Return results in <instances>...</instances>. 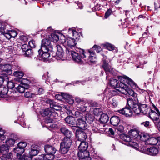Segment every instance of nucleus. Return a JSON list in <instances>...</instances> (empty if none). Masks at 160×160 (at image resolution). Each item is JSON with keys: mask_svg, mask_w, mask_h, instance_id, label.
<instances>
[{"mask_svg": "<svg viewBox=\"0 0 160 160\" xmlns=\"http://www.w3.org/2000/svg\"><path fill=\"white\" fill-rule=\"evenodd\" d=\"M119 79L120 82L118 84L119 82L116 79H112L110 80V85L114 88L120 87L118 89H114L110 91V95L111 96L116 95H121V94L125 95H129L135 97V100H137L136 98L137 94L133 90L128 87L127 85L130 86L133 89H135L137 87L136 83L130 78L127 76L124 77H120Z\"/></svg>", "mask_w": 160, "mask_h": 160, "instance_id": "1", "label": "nucleus"}, {"mask_svg": "<svg viewBox=\"0 0 160 160\" xmlns=\"http://www.w3.org/2000/svg\"><path fill=\"white\" fill-rule=\"evenodd\" d=\"M127 103L129 106L132 108L134 112L137 114L140 113L144 115L146 114L151 110L147 105L141 104L138 105L134 102L132 99H128L127 100Z\"/></svg>", "mask_w": 160, "mask_h": 160, "instance_id": "2", "label": "nucleus"}, {"mask_svg": "<svg viewBox=\"0 0 160 160\" xmlns=\"http://www.w3.org/2000/svg\"><path fill=\"white\" fill-rule=\"evenodd\" d=\"M42 38H45L42 40L41 43V49L42 51H50V52L52 51L54 47L53 46V43L51 42L50 37H48L46 35H41Z\"/></svg>", "mask_w": 160, "mask_h": 160, "instance_id": "3", "label": "nucleus"}, {"mask_svg": "<svg viewBox=\"0 0 160 160\" xmlns=\"http://www.w3.org/2000/svg\"><path fill=\"white\" fill-rule=\"evenodd\" d=\"M52 56L55 57L58 59L64 60V52L62 48L60 45L54 47L52 51L50 52Z\"/></svg>", "mask_w": 160, "mask_h": 160, "instance_id": "4", "label": "nucleus"}, {"mask_svg": "<svg viewBox=\"0 0 160 160\" xmlns=\"http://www.w3.org/2000/svg\"><path fill=\"white\" fill-rule=\"evenodd\" d=\"M72 140L63 139L60 144V151L61 153L65 154L69 151L71 145Z\"/></svg>", "mask_w": 160, "mask_h": 160, "instance_id": "5", "label": "nucleus"}, {"mask_svg": "<svg viewBox=\"0 0 160 160\" xmlns=\"http://www.w3.org/2000/svg\"><path fill=\"white\" fill-rule=\"evenodd\" d=\"M82 55L84 57L83 59L86 62L92 63L95 62L96 58L95 52L93 51H88L87 52H85L83 50H82Z\"/></svg>", "mask_w": 160, "mask_h": 160, "instance_id": "6", "label": "nucleus"}, {"mask_svg": "<svg viewBox=\"0 0 160 160\" xmlns=\"http://www.w3.org/2000/svg\"><path fill=\"white\" fill-rule=\"evenodd\" d=\"M84 117L78 118L76 121V124L78 127L82 130H87L91 131L90 127L87 125Z\"/></svg>", "mask_w": 160, "mask_h": 160, "instance_id": "7", "label": "nucleus"}, {"mask_svg": "<svg viewBox=\"0 0 160 160\" xmlns=\"http://www.w3.org/2000/svg\"><path fill=\"white\" fill-rule=\"evenodd\" d=\"M82 50H83L82 49L81 50V51H80L81 52L80 53H78L73 51H71L70 52L73 60L78 63H81L82 61V59H83V57H84V56H83L82 55Z\"/></svg>", "mask_w": 160, "mask_h": 160, "instance_id": "8", "label": "nucleus"}, {"mask_svg": "<svg viewBox=\"0 0 160 160\" xmlns=\"http://www.w3.org/2000/svg\"><path fill=\"white\" fill-rule=\"evenodd\" d=\"M61 133L65 137L63 139L68 140V139L72 140V137L73 135L72 132L65 127L61 128L60 129Z\"/></svg>", "mask_w": 160, "mask_h": 160, "instance_id": "9", "label": "nucleus"}, {"mask_svg": "<svg viewBox=\"0 0 160 160\" xmlns=\"http://www.w3.org/2000/svg\"><path fill=\"white\" fill-rule=\"evenodd\" d=\"M47 104H49L52 110L54 111V110L59 111L61 109V107L57 105V103L51 99H48L46 101Z\"/></svg>", "mask_w": 160, "mask_h": 160, "instance_id": "10", "label": "nucleus"}, {"mask_svg": "<svg viewBox=\"0 0 160 160\" xmlns=\"http://www.w3.org/2000/svg\"><path fill=\"white\" fill-rule=\"evenodd\" d=\"M118 112L126 117H131L133 113L132 110L128 107H125L118 111Z\"/></svg>", "mask_w": 160, "mask_h": 160, "instance_id": "11", "label": "nucleus"}, {"mask_svg": "<svg viewBox=\"0 0 160 160\" xmlns=\"http://www.w3.org/2000/svg\"><path fill=\"white\" fill-rule=\"evenodd\" d=\"M44 149L46 152L51 156L52 158H53V155L56 151V149L53 146L46 145L45 146Z\"/></svg>", "mask_w": 160, "mask_h": 160, "instance_id": "12", "label": "nucleus"}, {"mask_svg": "<svg viewBox=\"0 0 160 160\" xmlns=\"http://www.w3.org/2000/svg\"><path fill=\"white\" fill-rule=\"evenodd\" d=\"M78 155L79 160H91V158L90 157L89 152H78Z\"/></svg>", "mask_w": 160, "mask_h": 160, "instance_id": "13", "label": "nucleus"}, {"mask_svg": "<svg viewBox=\"0 0 160 160\" xmlns=\"http://www.w3.org/2000/svg\"><path fill=\"white\" fill-rule=\"evenodd\" d=\"M40 55V59L41 60L45 61L50 56V51H42L41 49L38 51Z\"/></svg>", "mask_w": 160, "mask_h": 160, "instance_id": "14", "label": "nucleus"}, {"mask_svg": "<svg viewBox=\"0 0 160 160\" xmlns=\"http://www.w3.org/2000/svg\"><path fill=\"white\" fill-rule=\"evenodd\" d=\"M87 133L82 131L77 132V137L78 140L81 141H84L85 140L87 137Z\"/></svg>", "mask_w": 160, "mask_h": 160, "instance_id": "15", "label": "nucleus"}, {"mask_svg": "<svg viewBox=\"0 0 160 160\" xmlns=\"http://www.w3.org/2000/svg\"><path fill=\"white\" fill-rule=\"evenodd\" d=\"M140 132L137 129H131L129 131L128 134L134 139L138 140Z\"/></svg>", "mask_w": 160, "mask_h": 160, "instance_id": "16", "label": "nucleus"}, {"mask_svg": "<svg viewBox=\"0 0 160 160\" xmlns=\"http://www.w3.org/2000/svg\"><path fill=\"white\" fill-rule=\"evenodd\" d=\"M76 41L75 38H69L65 40L64 42L65 44L70 48L74 47L76 44Z\"/></svg>", "mask_w": 160, "mask_h": 160, "instance_id": "17", "label": "nucleus"}, {"mask_svg": "<svg viewBox=\"0 0 160 160\" xmlns=\"http://www.w3.org/2000/svg\"><path fill=\"white\" fill-rule=\"evenodd\" d=\"M88 147V143L84 141H81L78 146L79 151L82 152H88L86 151Z\"/></svg>", "mask_w": 160, "mask_h": 160, "instance_id": "18", "label": "nucleus"}, {"mask_svg": "<svg viewBox=\"0 0 160 160\" xmlns=\"http://www.w3.org/2000/svg\"><path fill=\"white\" fill-rule=\"evenodd\" d=\"M29 88V86L27 84L21 83L16 88L17 90L21 93H23L26 89Z\"/></svg>", "mask_w": 160, "mask_h": 160, "instance_id": "19", "label": "nucleus"}, {"mask_svg": "<svg viewBox=\"0 0 160 160\" xmlns=\"http://www.w3.org/2000/svg\"><path fill=\"white\" fill-rule=\"evenodd\" d=\"M159 138H157L153 137H149L145 143L149 145H156L157 144L158 142Z\"/></svg>", "mask_w": 160, "mask_h": 160, "instance_id": "20", "label": "nucleus"}, {"mask_svg": "<svg viewBox=\"0 0 160 160\" xmlns=\"http://www.w3.org/2000/svg\"><path fill=\"white\" fill-rule=\"evenodd\" d=\"M158 148L153 147L147 149V153L152 156L156 155L158 152Z\"/></svg>", "mask_w": 160, "mask_h": 160, "instance_id": "21", "label": "nucleus"}, {"mask_svg": "<svg viewBox=\"0 0 160 160\" xmlns=\"http://www.w3.org/2000/svg\"><path fill=\"white\" fill-rule=\"evenodd\" d=\"M149 137V136L147 133L140 132L138 140L140 139L144 141L146 143Z\"/></svg>", "mask_w": 160, "mask_h": 160, "instance_id": "22", "label": "nucleus"}, {"mask_svg": "<svg viewBox=\"0 0 160 160\" xmlns=\"http://www.w3.org/2000/svg\"><path fill=\"white\" fill-rule=\"evenodd\" d=\"M103 69L106 72H112V68L111 66L108 62V61H103V64L102 65Z\"/></svg>", "mask_w": 160, "mask_h": 160, "instance_id": "23", "label": "nucleus"}, {"mask_svg": "<svg viewBox=\"0 0 160 160\" xmlns=\"http://www.w3.org/2000/svg\"><path fill=\"white\" fill-rule=\"evenodd\" d=\"M8 90L6 88H0V97L6 98L9 96L8 95Z\"/></svg>", "mask_w": 160, "mask_h": 160, "instance_id": "24", "label": "nucleus"}, {"mask_svg": "<svg viewBox=\"0 0 160 160\" xmlns=\"http://www.w3.org/2000/svg\"><path fill=\"white\" fill-rule=\"evenodd\" d=\"M1 69L3 71L6 72L8 74H10L12 73L11 70V66L9 64H6L1 66Z\"/></svg>", "mask_w": 160, "mask_h": 160, "instance_id": "25", "label": "nucleus"}, {"mask_svg": "<svg viewBox=\"0 0 160 160\" xmlns=\"http://www.w3.org/2000/svg\"><path fill=\"white\" fill-rule=\"evenodd\" d=\"M9 151V148L6 145L3 144L0 146V152L2 155L7 154Z\"/></svg>", "mask_w": 160, "mask_h": 160, "instance_id": "26", "label": "nucleus"}, {"mask_svg": "<svg viewBox=\"0 0 160 160\" xmlns=\"http://www.w3.org/2000/svg\"><path fill=\"white\" fill-rule=\"evenodd\" d=\"M120 121V119L117 116L112 117L110 119V122L111 124L114 126L117 125Z\"/></svg>", "mask_w": 160, "mask_h": 160, "instance_id": "27", "label": "nucleus"}, {"mask_svg": "<svg viewBox=\"0 0 160 160\" xmlns=\"http://www.w3.org/2000/svg\"><path fill=\"white\" fill-rule=\"evenodd\" d=\"M151 112L149 113L150 117L153 120H158L159 118V114L153 111H152L151 110Z\"/></svg>", "mask_w": 160, "mask_h": 160, "instance_id": "28", "label": "nucleus"}, {"mask_svg": "<svg viewBox=\"0 0 160 160\" xmlns=\"http://www.w3.org/2000/svg\"><path fill=\"white\" fill-rule=\"evenodd\" d=\"M0 32L4 36L8 39H9L11 38V36L9 34V31L7 32H5L4 26L2 27L1 24L0 23Z\"/></svg>", "mask_w": 160, "mask_h": 160, "instance_id": "29", "label": "nucleus"}, {"mask_svg": "<svg viewBox=\"0 0 160 160\" xmlns=\"http://www.w3.org/2000/svg\"><path fill=\"white\" fill-rule=\"evenodd\" d=\"M109 120V117L108 115L105 114H102L99 118L100 122L102 123H105L108 122Z\"/></svg>", "mask_w": 160, "mask_h": 160, "instance_id": "30", "label": "nucleus"}, {"mask_svg": "<svg viewBox=\"0 0 160 160\" xmlns=\"http://www.w3.org/2000/svg\"><path fill=\"white\" fill-rule=\"evenodd\" d=\"M52 110L51 108H48L44 109L43 111L41 112V114L43 116H47L50 117L52 114Z\"/></svg>", "mask_w": 160, "mask_h": 160, "instance_id": "31", "label": "nucleus"}, {"mask_svg": "<svg viewBox=\"0 0 160 160\" xmlns=\"http://www.w3.org/2000/svg\"><path fill=\"white\" fill-rule=\"evenodd\" d=\"M85 120L89 123H91L94 120L93 116L90 114H87L84 117Z\"/></svg>", "mask_w": 160, "mask_h": 160, "instance_id": "32", "label": "nucleus"}, {"mask_svg": "<svg viewBox=\"0 0 160 160\" xmlns=\"http://www.w3.org/2000/svg\"><path fill=\"white\" fill-rule=\"evenodd\" d=\"M39 149L37 147L32 146L31 150L30 152V155L32 157L38 154L39 152Z\"/></svg>", "mask_w": 160, "mask_h": 160, "instance_id": "33", "label": "nucleus"}, {"mask_svg": "<svg viewBox=\"0 0 160 160\" xmlns=\"http://www.w3.org/2000/svg\"><path fill=\"white\" fill-rule=\"evenodd\" d=\"M120 137L121 139L126 142H130L131 140V138L129 136L124 134H121Z\"/></svg>", "mask_w": 160, "mask_h": 160, "instance_id": "34", "label": "nucleus"}, {"mask_svg": "<svg viewBox=\"0 0 160 160\" xmlns=\"http://www.w3.org/2000/svg\"><path fill=\"white\" fill-rule=\"evenodd\" d=\"M65 122L68 123L73 125L75 122V119L72 116H68L65 118Z\"/></svg>", "mask_w": 160, "mask_h": 160, "instance_id": "35", "label": "nucleus"}, {"mask_svg": "<svg viewBox=\"0 0 160 160\" xmlns=\"http://www.w3.org/2000/svg\"><path fill=\"white\" fill-rule=\"evenodd\" d=\"M14 152L16 153L17 156H22L21 155L24 152V149H21L18 147L17 148H14Z\"/></svg>", "mask_w": 160, "mask_h": 160, "instance_id": "36", "label": "nucleus"}, {"mask_svg": "<svg viewBox=\"0 0 160 160\" xmlns=\"http://www.w3.org/2000/svg\"><path fill=\"white\" fill-rule=\"evenodd\" d=\"M15 140L12 138H9L6 141V145L7 146L12 147L13 146L15 142Z\"/></svg>", "mask_w": 160, "mask_h": 160, "instance_id": "37", "label": "nucleus"}, {"mask_svg": "<svg viewBox=\"0 0 160 160\" xmlns=\"http://www.w3.org/2000/svg\"><path fill=\"white\" fill-rule=\"evenodd\" d=\"M12 154L10 152H8L7 154L3 155L2 156L3 160H12Z\"/></svg>", "mask_w": 160, "mask_h": 160, "instance_id": "38", "label": "nucleus"}, {"mask_svg": "<svg viewBox=\"0 0 160 160\" xmlns=\"http://www.w3.org/2000/svg\"><path fill=\"white\" fill-rule=\"evenodd\" d=\"M14 75L18 78H21L24 75L23 72L21 71H17L13 73Z\"/></svg>", "mask_w": 160, "mask_h": 160, "instance_id": "39", "label": "nucleus"}, {"mask_svg": "<svg viewBox=\"0 0 160 160\" xmlns=\"http://www.w3.org/2000/svg\"><path fill=\"white\" fill-rule=\"evenodd\" d=\"M103 46L109 51H112L115 48L113 45L109 43H106L105 44H104Z\"/></svg>", "mask_w": 160, "mask_h": 160, "instance_id": "40", "label": "nucleus"}, {"mask_svg": "<svg viewBox=\"0 0 160 160\" xmlns=\"http://www.w3.org/2000/svg\"><path fill=\"white\" fill-rule=\"evenodd\" d=\"M50 39L51 40L52 42H57L59 39L58 36L56 34H53L51 35V37H50Z\"/></svg>", "mask_w": 160, "mask_h": 160, "instance_id": "41", "label": "nucleus"}, {"mask_svg": "<svg viewBox=\"0 0 160 160\" xmlns=\"http://www.w3.org/2000/svg\"><path fill=\"white\" fill-rule=\"evenodd\" d=\"M36 94L33 93L29 92H27L24 93V96L27 98H32L35 97Z\"/></svg>", "mask_w": 160, "mask_h": 160, "instance_id": "42", "label": "nucleus"}, {"mask_svg": "<svg viewBox=\"0 0 160 160\" xmlns=\"http://www.w3.org/2000/svg\"><path fill=\"white\" fill-rule=\"evenodd\" d=\"M27 146V143L24 142H20L18 144V147L21 149H23Z\"/></svg>", "mask_w": 160, "mask_h": 160, "instance_id": "43", "label": "nucleus"}, {"mask_svg": "<svg viewBox=\"0 0 160 160\" xmlns=\"http://www.w3.org/2000/svg\"><path fill=\"white\" fill-rule=\"evenodd\" d=\"M7 86L8 88L12 89L14 87L15 85L14 82L9 81L7 83Z\"/></svg>", "mask_w": 160, "mask_h": 160, "instance_id": "44", "label": "nucleus"}, {"mask_svg": "<svg viewBox=\"0 0 160 160\" xmlns=\"http://www.w3.org/2000/svg\"><path fill=\"white\" fill-rule=\"evenodd\" d=\"M53 120L50 117H46L44 119V122L45 123L48 124L52 122Z\"/></svg>", "mask_w": 160, "mask_h": 160, "instance_id": "45", "label": "nucleus"}, {"mask_svg": "<svg viewBox=\"0 0 160 160\" xmlns=\"http://www.w3.org/2000/svg\"><path fill=\"white\" fill-rule=\"evenodd\" d=\"M89 127H90V128L91 129V131H90V130H86V131H89L90 132H91L92 130V131L93 132H97L98 128L96 127L95 126H92V125H91V126H89Z\"/></svg>", "mask_w": 160, "mask_h": 160, "instance_id": "46", "label": "nucleus"}, {"mask_svg": "<svg viewBox=\"0 0 160 160\" xmlns=\"http://www.w3.org/2000/svg\"><path fill=\"white\" fill-rule=\"evenodd\" d=\"M92 49L93 50H96L97 52H99L101 50V49L100 47L95 45L92 48Z\"/></svg>", "mask_w": 160, "mask_h": 160, "instance_id": "47", "label": "nucleus"}, {"mask_svg": "<svg viewBox=\"0 0 160 160\" xmlns=\"http://www.w3.org/2000/svg\"><path fill=\"white\" fill-rule=\"evenodd\" d=\"M73 33L74 34L72 35L73 37L72 38H75V40H76L77 41V40H78L79 39L80 37L79 34L76 31Z\"/></svg>", "mask_w": 160, "mask_h": 160, "instance_id": "48", "label": "nucleus"}, {"mask_svg": "<svg viewBox=\"0 0 160 160\" xmlns=\"http://www.w3.org/2000/svg\"><path fill=\"white\" fill-rule=\"evenodd\" d=\"M23 156V160H32V157L29 155L25 154L24 156Z\"/></svg>", "mask_w": 160, "mask_h": 160, "instance_id": "49", "label": "nucleus"}, {"mask_svg": "<svg viewBox=\"0 0 160 160\" xmlns=\"http://www.w3.org/2000/svg\"><path fill=\"white\" fill-rule=\"evenodd\" d=\"M58 116L57 113L55 112L54 111H52V114L50 115V117L52 118L53 120L54 118H57Z\"/></svg>", "mask_w": 160, "mask_h": 160, "instance_id": "50", "label": "nucleus"}, {"mask_svg": "<svg viewBox=\"0 0 160 160\" xmlns=\"http://www.w3.org/2000/svg\"><path fill=\"white\" fill-rule=\"evenodd\" d=\"M25 54L28 57H29L32 54V50L31 49H28L25 52Z\"/></svg>", "mask_w": 160, "mask_h": 160, "instance_id": "51", "label": "nucleus"}, {"mask_svg": "<svg viewBox=\"0 0 160 160\" xmlns=\"http://www.w3.org/2000/svg\"><path fill=\"white\" fill-rule=\"evenodd\" d=\"M100 112V109L97 108H95L93 110V112L94 114L96 116L99 114Z\"/></svg>", "mask_w": 160, "mask_h": 160, "instance_id": "52", "label": "nucleus"}, {"mask_svg": "<svg viewBox=\"0 0 160 160\" xmlns=\"http://www.w3.org/2000/svg\"><path fill=\"white\" fill-rule=\"evenodd\" d=\"M112 12V10L110 9H108L105 13L104 18H107L111 14Z\"/></svg>", "mask_w": 160, "mask_h": 160, "instance_id": "53", "label": "nucleus"}, {"mask_svg": "<svg viewBox=\"0 0 160 160\" xmlns=\"http://www.w3.org/2000/svg\"><path fill=\"white\" fill-rule=\"evenodd\" d=\"M61 94L62 95V97L65 99H68V98H70L71 96L70 95L67 93H64L63 92H62L61 93Z\"/></svg>", "mask_w": 160, "mask_h": 160, "instance_id": "54", "label": "nucleus"}, {"mask_svg": "<svg viewBox=\"0 0 160 160\" xmlns=\"http://www.w3.org/2000/svg\"><path fill=\"white\" fill-rule=\"evenodd\" d=\"M141 124L143 125L145 127L148 128H150L151 126V125L150 124V122L148 121H146L142 122L141 123Z\"/></svg>", "mask_w": 160, "mask_h": 160, "instance_id": "55", "label": "nucleus"}, {"mask_svg": "<svg viewBox=\"0 0 160 160\" xmlns=\"http://www.w3.org/2000/svg\"><path fill=\"white\" fill-rule=\"evenodd\" d=\"M9 34L10 35L11 38H15L17 36V32L13 31H9Z\"/></svg>", "mask_w": 160, "mask_h": 160, "instance_id": "56", "label": "nucleus"}, {"mask_svg": "<svg viewBox=\"0 0 160 160\" xmlns=\"http://www.w3.org/2000/svg\"><path fill=\"white\" fill-rule=\"evenodd\" d=\"M29 45L31 48H34L35 47V41L32 40L29 42Z\"/></svg>", "mask_w": 160, "mask_h": 160, "instance_id": "57", "label": "nucleus"}, {"mask_svg": "<svg viewBox=\"0 0 160 160\" xmlns=\"http://www.w3.org/2000/svg\"><path fill=\"white\" fill-rule=\"evenodd\" d=\"M111 104L114 107H116L118 105V102L116 99H113L112 100Z\"/></svg>", "mask_w": 160, "mask_h": 160, "instance_id": "58", "label": "nucleus"}, {"mask_svg": "<svg viewBox=\"0 0 160 160\" xmlns=\"http://www.w3.org/2000/svg\"><path fill=\"white\" fill-rule=\"evenodd\" d=\"M52 158L51 156L49 154H44V158L43 160H49L50 159Z\"/></svg>", "mask_w": 160, "mask_h": 160, "instance_id": "59", "label": "nucleus"}, {"mask_svg": "<svg viewBox=\"0 0 160 160\" xmlns=\"http://www.w3.org/2000/svg\"><path fill=\"white\" fill-rule=\"evenodd\" d=\"M20 39L21 41L24 42H25L28 40L27 37L24 35L21 36L20 38Z\"/></svg>", "mask_w": 160, "mask_h": 160, "instance_id": "60", "label": "nucleus"}, {"mask_svg": "<svg viewBox=\"0 0 160 160\" xmlns=\"http://www.w3.org/2000/svg\"><path fill=\"white\" fill-rule=\"evenodd\" d=\"M131 146L133 147L134 148H139V146L138 144L135 142H133L131 143Z\"/></svg>", "mask_w": 160, "mask_h": 160, "instance_id": "61", "label": "nucleus"}, {"mask_svg": "<svg viewBox=\"0 0 160 160\" xmlns=\"http://www.w3.org/2000/svg\"><path fill=\"white\" fill-rule=\"evenodd\" d=\"M124 128L122 125H119L117 128V130L120 132H122L123 131Z\"/></svg>", "mask_w": 160, "mask_h": 160, "instance_id": "62", "label": "nucleus"}, {"mask_svg": "<svg viewBox=\"0 0 160 160\" xmlns=\"http://www.w3.org/2000/svg\"><path fill=\"white\" fill-rule=\"evenodd\" d=\"M75 100L76 102L80 104H83L84 102L83 100H82L78 98H75Z\"/></svg>", "mask_w": 160, "mask_h": 160, "instance_id": "63", "label": "nucleus"}, {"mask_svg": "<svg viewBox=\"0 0 160 160\" xmlns=\"http://www.w3.org/2000/svg\"><path fill=\"white\" fill-rule=\"evenodd\" d=\"M28 48V46L27 44H24L23 45H22V49L23 52H25Z\"/></svg>", "mask_w": 160, "mask_h": 160, "instance_id": "64", "label": "nucleus"}]
</instances>
